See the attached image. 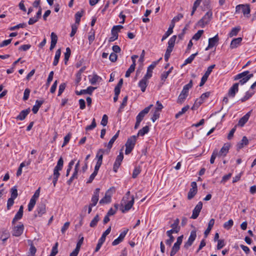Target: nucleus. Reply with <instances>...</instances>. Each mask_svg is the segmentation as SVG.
<instances>
[{
	"instance_id": "1",
	"label": "nucleus",
	"mask_w": 256,
	"mask_h": 256,
	"mask_svg": "<svg viewBox=\"0 0 256 256\" xmlns=\"http://www.w3.org/2000/svg\"><path fill=\"white\" fill-rule=\"evenodd\" d=\"M250 72L248 70L243 72L240 73L234 78V80H240L238 82L234 84L230 88L228 95L229 96L234 98V97L236 93L238 90L239 84L243 85L246 84L250 78H252L254 74H249Z\"/></svg>"
},
{
	"instance_id": "2",
	"label": "nucleus",
	"mask_w": 256,
	"mask_h": 256,
	"mask_svg": "<svg viewBox=\"0 0 256 256\" xmlns=\"http://www.w3.org/2000/svg\"><path fill=\"white\" fill-rule=\"evenodd\" d=\"M192 86V80H190L188 84L185 85L180 94L179 95L177 102L179 104H182L188 96V90Z\"/></svg>"
},
{
	"instance_id": "3",
	"label": "nucleus",
	"mask_w": 256,
	"mask_h": 256,
	"mask_svg": "<svg viewBox=\"0 0 256 256\" xmlns=\"http://www.w3.org/2000/svg\"><path fill=\"white\" fill-rule=\"evenodd\" d=\"M136 136H133L128 138L125 144L126 147V154H128L132 152L136 144Z\"/></svg>"
},
{
	"instance_id": "4",
	"label": "nucleus",
	"mask_w": 256,
	"mask_h": 256,
	"mask_svg": "<svg viewBox=\"0 0 256 256\" xmlns=\"http://www.w3.org/2000/svg\"><path fill=\"white\" fill-rule=\"evenodd\" d=\"M179 223V219L178 218H176L174 222L171 225V227L172 228V230L166 232L168 236L170 238L169 240H174V238L172 236V234L174 233L177 234L180 230V227L178 226Z\"/></svg>"
},
{
	"instance_id": "5",
	"label": "nucleus",
	"mask_w": 256,
	"mask_h": 256,
	"mask_svg": "<svg viewBox=\"0 0 256 256\" xmlns=\"http://www.w3.org/2000/svg\"><path fill=\"white\" fill-rule=\"evenodd\" d=\"M116 190L114 187L110 188L106 192L104 196L100 200L99 203L100 204L110 203L112 200V194L115 192Z\"/></svg>"
},
{
	"instance_id": "6",
	"label": "nucleus",
	"mask_w": 256,
	"mask_h": 256,
	"mask_svg": "<svg viewBox=\"0 0 256 256\" xmlns=\"http://www.w3.org/2000/svg\"><path fill=\"white\" fill-rule=\"evenodd\" d=\"M212 13L211 11L208 12L204 16L198 21V24L202 28H204L210 21Z\"/></svg>"
},
{
	"instance_id": "7",
	"label": "nucleus",
	"mask_w": 256,
	"mask_h": 256,
	"mask_svg": "<svg viewBox=\"0 0 256 256\" xmlns=\"http://www.w3.org/2000/svg\"><path fill=\"white\" fill-rule=\"evenodd\" d=\"M240 9H242V12L244 16L249 17L248 15L250 12V8L248 4L238 5L236 8V12H239Z\"/></svg>"
},
{
	"instance_id": "8",
	"label": "nucleus",
	"mask_w": 256,
	"mask_h": 256,
	"mask_svg": "<svg viewBox=\"0 0 256 256\" xmlns=\"http://www.w3.org/2000/svg\"><path fill=\"white\" fill-rule=\"evenodd\" d=\"M190 186L192 188H190L188 194V200L192 199L198 192L197 184L196 182H192Z\"/></svg>"
},
{
	"instance_id": "9",
	"label": "nucleus",
	"mask_w": 256,
	"mask_h": 256,
	"mask_svg": "<svg viewBox=\"0 0 256 256\" xmlns=\"http://www.w3.org/2000/svg\"><path fill=\"white\" fill-rule=\"evenodd\" d=\"M124 158V154L122 152H120L119 155H118L116 158L115 162L113 166V170L116 172L118 168L121 164V162Z\"/></svg>"
},
{
	"instance_id": "10",
	"label": "nucleus",
	"mask_w": 256,
	"mask_h": 256,
	"mask_svg": "<svg viewBox=\"0 0 256 256\" xmlns=\"http://www.w3.org/2000/svg\"><path fill=\"white\" fill-rule=\"evenodd\" d=\"M202 207V203L201 202H198L194 208L192 210V214L190 218L192 219L196 218L200 212Z\"/></svg>"
},
{
	"instance_id": "11",
	"label": "nucleus",
	"mask_w": 256,
	"mask_h": 256,
	"mask_svg": "<svg viewBox=\"0 0 256 256\" xmlns=\"http://www.w3.org/2000/svg\"><path fill=\"white\" fill-rule=\"evenodd\" d=\"M46 212V205L44 203L40 204L34 212V217L41 216Z\"/></svg>"
},
{
	"instance_id": "12",
	"label": "nucleus",
	"mask_w": 256,
	"mask_h": 256,
	"mask_svg": "<svg viewBox=\"0 0 256 256\" xmlns=\"http://www.w3.org/2000/svg\"><path fill=\"white\" fill-rule=\"evenodd\" d=\"M24 226L22 224H20L16 226H14L12 231V234L16 236H20L23 232Z\"/></svg>"
},
{
	"instance_id": "13",
	"label": "nucleus",
	"mask_w": 256,
	"mask_h": 256,
	"mask_svg": "<svg viewBox=\"0 0 256 256\" xmlns=\"http://www.w3.org/2000/svg\"><path fill=\"white\" fill-rule=\"evenodd\" d=\"M150 78L144 76L143 78L139 82L138 86L140 88L142 92L146 91V88L148 84V80Z\"/></svg>"
},
{
	"instance_id": "14",
	"label": "nucleus",
	"mask_w": 256,
	"mask_h": 256,
	"mask_svg": "<svg viewBox=\"0 0 256 256\" xmlns=\"http://www.w3.org/2000/svg\"><path fill=\"white\" fill-rule=\"evenodd\" d=\"M152 106V104H150L149 106L145 108L138 114V115L136 117V120H138L142 122L144 118V117L145 115L149 112L150 109Z\"/></svg>"
},
{
	"instance_id": "15",
	"label": "nucleus",
	"mask_w": 256,
	"mask_h": 256,
	"mask_svg": "<svg viewBox=\"0 0 256 256\" xmlns=\"http://www.w3.org/2000/svg\"><path fill=\"white\" fill-rule=\"evenodd\" d=\"M100 191V189L99 188H96L94 192V194L91 199L92 203L90 204L91 206H95L98 203L99 198Z\"/></svg>"
},
{
	"instance_id": "16",
	"label": "nucleus",
	"mask_w": 256,
	"mask_h": 256,
	"mask_svg": "<svg viewBox=\"0 0 256 256\" xmlns=\"http://www.w3.org/2000/svg\"><path fill=\"white\" fill-rule=\"evenodd\" d=\"M134 203V196H132L131 197V200H129L126 204L124 203L125 205L124 208L121 209V210L122 212H126L128 211L132 206ZM124 204V202H122L121 204L122 205Z\"/></svg>"
},
{
	"instance_id": "17",
	"label": "nucleus",
	"mask_w": 256,
	"mask_h": 256,
	"mask_svg": "<svg viewBox=\"0 0 256 256\" xmlns=\"http://www.w3.org/2000/svg\"><path fill=\"white\" fill-rule=\"evenodd\" d=\"M219 38L218 35L216 34L212 38H210L208 40V44L207 48H206V50H208L210 48L215 46L218 42Z\"/></svg>"
},
{
	"instance_id": "18",
	"label": "nucleus",
	"mask_w": 256,
	"mask_h": 256,
	"mask_svg": "<svg viewBox=\"0 0 256 256\" xmlns=\"http://www.w3.org/2000/svg\"><path fill=\"white\" fill-rule=\"evenodd\" d=\"M96 88L90 86L86 90H82L80 91H76V94L78 96L84 94H88L90 95H92L93 91Z\"/></svg>"
},
{
	"instance_id": "19",
	"label": "nucleus",
	"mask_w": 256,
	"mask_h": 256,
	"mask_svg": "<svg viewBox=\"0 0 256 256\" xmlns=\"http://www.w3.org/2000/svg\"><path fill=\"white\" fill-rule=\"evenodd\" d=\"M162 58H160V60H158L157 62H153L152 64L148 68V69H147V72H146V74L144 75V76L148 78H150L152 76V70H154V68H155V66H156V65L158 64V62L162 60Z\"/></svg>"
},
{
	"instance_id": "20",
	"label": "nucleus",
	"mask_w": 256,
	"mask_h": 256,
	"mask_svg": "<svg viewBox=\"0 0 256 256\" xmlns=\"http://www.w3.org/2000/svg\"><path fill=\"white\" fill-rule=\"evenodd\" d=\"M252 110L248 112L244 116L238 121V125L240 126H243L248 121Z\"/></svg>"
},
{
	"instance_id": "21",
	"label": "nucleus",
	"mask_w": 256,
	"mask_h": 256,
	"mask_svg": "<svg viewBox=\"0 0 256 256\" xmlns=\"http://www.w3.org/2000/svg\"><path fill=\"white\" fill-rule=\"evenodd\" d=\"M242 39V38H234L230 43V48L231 49L236 48L238 47L241 44Z\"/></svg>"
},
{
	"instance_id": "22",
	"label": "nucleus",
	"mask_w": 256,
	"mask_h": 256,
	"mask_svg": "<svg viewBox=\"0 0 256 256\" xmlns=\"http://www.w3.org/2000/svg\"><path fill=\"white\" fill-rule=\"evenodd\" d=\"M30 112V108L22 110L16 116V119L19 120H24Z\"/></svg>"
},
{
	"instance_id": "23",
	"label": "nucleus",
	"mask_w": 256,
	"mask_h": 256,
	"mask_svg": "<svg viewBox=\"0 0 256 256\" xmlns=\"http://www.w3.org/2000/svg\"><path fill=\"white\" fill-rule=\"evenodd\" d=\"M23 206H21L18 210V211L17 212V213L16 214L14 218L12 220V224H14L16 221L22 218L23 215Z\"/></svg>"
},
{
	"instance_id": "24",
	"label": "nucleus",
	"mask_w": 256,
	"mask_h": 256,
	"mask_svg": "<svg viewBox=\"0 0 256 256\" xmlns=\"http://www.w3.org/2000/svg\"><path fill=\"white\" fill-rule=\"evenodd\" d=\"M28 246H30V248L27 253V256H34L36 252V247L32 241L28 244Z\"/></svg>"
},
{
	"instance_id": "25",
	"label": "nucleus",
	"mask_w": 256,
	"mask_h": 256,
	"mask_svg": "<svg viewBox=\"0 0 256 256\" xmlns=\"http://www.w3.org/2000/svg\"><path fill=\"white\" fill-rule=\"evenodd\" d=\"M83 241H78L76 248L70 254V256H78L79 252L80 249V247L82 244Z\"/></svg>"
},
{
	"instance_id": "26",
	"label": "nucleus",
	"mask_w": 256,
	"mask_h": 256,
	"mask_svg": "<svg viewBox=\"0 0 256 256\" xmlns=\"http://www.w3.org/2000/svg\"><path fill=\"white\" fill-rule=\"evenodd\" d=\"M106 150L104 149H99L96 154V158H97V162L102 164L103 155L105 153Z\"/></svg>"
},
{
	"instance_id": "27",
	"label": "nucleus",
	"mask_w": 256,
	"mask_h": 256,
	"mask_svg": "<svg viewBox=\"0 0 256 256\" xmlns=\"http://www.w3.org/2000/svg\"><path fill=\"white\" fill-rule=\"evenodd\" d=\"M182 242V241H176V242L174 244L170 252V256H174L179 250Z\"/></svg>"
},
{
	"instance_id": "28",
	"label": "nucleus",
	"mask_w": 256,
	"mask_h": 256,
	"mask_svg": "<svg viewBox=\"0 0 256 256\" xmlns=\"http://www.w3.org/2000/svg\"><path fill=\"white\" fill-rule=\"evenodd\" d=\"M248 144V140L246 136H243L240 142H238L236 144L237 150H239L242 148L244 146H246Z\"/></svg>"
},
{
	"instance_id": "29",
	"label": "nucleus",
	"mask_w": 256,
	"mask_h": 256,
	"mask_svg": "<svg viewBox=\"0 0 256 256\" xmlns=\"http://www.w3.org/2000/svg\"><path fill=\"white\" fill-rule=\"evenodd\" d=\"M120 130H118L117 132L112 136V138L110 140L108 143L106 144V146H107V148L110 150L112 146V144L115 142V140L117 139L119 136Z\"/></svg>"
},
{
	"instance_id": "30",
	"label": "nucleus",
	"mask_w": 256,
	"mask_h": 256,
	"mask_svg": "<svg viewBox=\"0 0 256 256\" xmlns=\"http://www.w3.org/2000/svg\"><path fill=\"white\" fill-rule=\"evenodd\" d=\"M44 102V100H36V104L32 108V111L34 112V114H36L38 112L39 108L43 104Z\"/></svg>"
},
{
	"instance_id": "31",
	"label": "nucleus",
	"mask_w": 256,
	"mask_h": 256,
	"mask_svg": "<svg viewBox=\"0 0 256 256\" xmlns=\"http://www.w3.org/2000/svg\"><path fill=\"white\" fill-rule=\"evenodd\" d=\"M174 26L172 24H170L168 30L164 34V35L162 36V41L164 40L165 39H166L170 34H171L173 32V28H174Z\"/></svg>"
},
{
	"instance_id": "32",
	"label": "nucleus",
	"mask_w": 256,
	"mask_h": 256,
	"mask_svg": "<svg viewBox=\"0 0 256 256\" xmlns=\"http://www.w3.org/2000/svg\"><path fill=\"white\" fill-rule=\"evenodd\" d=\"M84 14V10H81L80 12H78L75 14V19H76V22L75 24L77 26H78L80 24V18Z\"/></svg>"
},
{
	"instance_id": "33",
	"label": "nucleus",
	"mask_w": 256,
	"mask_h": 256,
	"mask_svg": "<svg viewBox=\"0 0 256 256\" xmlns=\"http://www.w3.org/2000/svg\"><path fill=\"white\" fill-rule=\"evenodd\" d=\"M60 54H61V50H60V49H58L56 52L53 64H52L54 66H56L58 64V61H59V59L60 56Z\"/></svg>"
},
{
	"instance_id": "34",
	"label": "nucleus",
	"mask_w": 256,
	"mask_h": 256,
	"mask_svg": "<svg viewBox=\"0 0 256 256\" xmlns=\"http://www.w3.org/2000/svg\"><path fill=\"white\" fill-rule=\"evenodd\" d=\"M254 94V92H246V94H245V96L242 98L240 100L242 102H246V100H248Z\"/></svg>"
},
{
	"instance_id": "35",
	"label": "nucleus",
	"mask_w": 256,
	"mask_h": 256,
	"mask_svg": "<svg viewBox=\"0 0 256 256\" xmlns=\"http://www.w3.org/2000/svg\"><path fill=\"white\" fill-rule=\"evenodd\" d=\"M86 68V66H82L76 74V84H78L80 81L82 74L85 70Z\"/></svg>"
},
{
	"instance_id": "36",
	"label": "nucleus",
	"mask_w": 256,
	"mask_h": 256,
	"mask_svg": "<svg viewBox=\"0 0 256 256\" xmlns=\"http://www.w3.org/2000/svg\"><path fill=\"white\" fill-rule=\"evenodd\" d=\"M150 128L148 126H145L140 130L138 133V136H144L145 134H147L149 132Z\"/></svg>"
},
{
	"instance_id": "37",
	"label": "nucleus",
	"mask_w": 256,
	"mask_h": 256,
	"mask_svg": "<svg viewBox=\"0 0 256 256\" xmlns=\"http://www.w3.org/2000/svg\"><path fill=\"white\" fill-rule=\"evenodd\" d=\"M64 164V160L62 157H60L57 162L56 166H55L54 169L58 170H61Z\"/></svg>"
},
{
	"instance_id": "38",
	"label": "nucleus",
	"mask_w": 256,
	"mask_h": 256,
	"mask_svg": "<svg viewBox=\"0 0 256 256\" xmlns=\"http://www.w3.org/2000/svg\"><path fill=\"white\" fill-rule=\"evenodd\" d=\"M240 27L237 26L232 28V30L229 34V36L230 37H232L234 36H236L237 35L238 33L240 31Z\"/></svg>"
},
{
	"instance_id": "39",
	"label": "nucleus",
	"mask_w": 256,
	"mask_h": 256,
	"mask_svg": "<svg viewBox=\"0 0 256 256\" xmlns=\"http://www.w3.org/2000/svg\"><path fill=\"white\" fill-rule=\"evenodd\" d=\"M136 68V65H134V64H132L130 67L128 68V70H126L125 74V76L126 78H128L130 74L133 72L134 71Z\"/></svg>"
},
{
	"instance_id": "40",
	"label": "nucleus",
	"mask_w": 256,
	"mask_h": 256,
	"mask_svg": "<svg viewBox=\"0 0 256 256\" xmlns=\"http://www.w3.org/2000/svg\"><path fill=\"white\" fill-rule=\"evenodd\" d=\"M189 108L190 106L188 105L182 108V110L176 114L175 118H178L180 116L184 114L189 109Z\"/></svg>"
},
{
	"instance_id": "41",
	"label": "nucleus",
	"mask_w": 256,
	"mask_h": 256,
	"mask_svg": "<svg viewBox=\"0 0 256 256\" xmlns=\"http://www.w3.org/2000/svg\"><path fill=\"white\" fill-rule=\"evenodd\" d=\"M198 54V52H196L195 54H192L191 56H190L188 58H186L183 64V65L184 66L187 64H190L192 62V60H194L195 56H197Z\"/></svg>"
},
{
	"instance_id": "42",
	"label": "nucleus",
	"mask_w": 256,
	"mask_h": 256,
	"mask_svg": "<svg viewBox=\"0 0 256 256\" xmlns=\"http://www.w3.org/2000/svg\"><path fill=\"white\" fill-rule=\"evenodd\" d=\"M173 67L172 66L168 71L164 72L161 75V80L165 81L168 76L169 74L172 72Z\"/></svg>"
},
{
	"instance_id": "43",
	"label": "nucleus",
	"mask_w": 256,
	"mask_h": 256,
	"mask_svg": "<svg viewBox=\"0 0 256 256\" xmlns=\"http://www.w3.org/2000/svg\"><path fill=\"white\" fill-rule=\"evenodd\" d=\"M128 99V96H124L122 100V102L121 104L120 108L118 109V112H120L124 108V106L126 105L127 101Z\"/></svg>"
},
{
	"instance_id": "44",
	"label": "nucleus",
	"mask_w": 256,
	"mask_h": 256,
	"mask_svg": "<svg viewBox=\"0 0 256 256\" xmlns=\"http://www.w3.org/2000/svg\"><path fill=\"white\" fill-rule=\"evenodd\" d=\"M58 242H56L54 245L52 246V252L49 256H55L58 253Z\"/></svg>"
},
{
	"instance_id": "45",
	"label": "nucleus",
	"mask_w": 256,
	"mask_h": 256,
	"mask_svg": "<svg viewBox=\"0 0 256 256\" xmlns=\"http://www.w3.org/2000/svg\"><path fill=\"white\" fill-rule=\"evenodd\" d=\"M141 172V168L140 166H138L135 167L134 169V170L132 177L134 178H135L137 177V176L140 174V173Z\"/></svg>"
},
{
	"instance_id": "46",
	"label": "nucleus",
	"mask_w": 256,
	"mask_h": 256,
	"mask_svg": "<svg viewBox=\"0 0 256 256\" xmlns=\"http://www.w3.org/2000/svg\"><path fill=\"white\" fill-rule=\"evenodd\" d=\"M112 36L109 38V42H112L117 40L118 38V34H116V32H114V30H111Z\"/></svg>"
},
{
	"instance_id": "47",
	"label": "nucleus",
	"mask_w": 256,
	"mask_h": 256,
	"mask_svg": "<svg viewBox=\"0 0 256 256\" xmlns=\"http://www.w3.org/2000/svg\"><path fill=\"white\" fill-rule=\"evenodd\" d=\"M36 204V200L31 198L28 204V210L30 212L32 210Z\"/></svg>"
},
{
	"instance_id": "48",
	"label": "nucleus",
	"mask_w": 256,
	"mask_h": 256,
	"mask_svg": "<svg viewBox=\"0 0 256 256\" xmlns=\"http://www.w3.org/2000/svg\"><path fill=\"white\" fill-rule=\"evenodd\" d=\"M183 14H178L176 16H174L172 20L171 24L174 26L175 23L179 21L181 18H183Z\"/></svg>"
},
{
	"instance_id": "49",
	"label": "nucleus",
	"mask_w": 256,
	"mask_h": 256,
	"mask_svg": "<svg viewBox=\"0 0 256 256\" xmlns=\"http://www.w3.org/2000/svg\"><path fill=\"white\" fill-rule=\"evenodd\" d=\"M229 150V146L226 144H224V146L222 148L220 149V154H223V156H226L227 154V153L228 152Z\"/></svg>"
},
{
	"instance_id": "50",
	"label": "nucleus",
	"mask_w": 256,
	"mask_h": 256,
	"mask_svg": "<svg viewBox=\"0 0 256 256\" xmlns=\"http://www.w3.org/2000/svg\"><path fill=\"white\" fill-rule=\"evenodd\" d=\"M204 102L200 99H196L194 102V106L192 107V110H194L198 108Z\"/></svg>"
},
{
	"instance_id": "51",
	"label": "nucleus",
	"mask_w": 256,
	"mask_h": 256,
	"mask_svg": "<svg viewBox=\"0 0 256 256\" xmlns=\"http://www.w3.org/2000/svg\"><path fill=\"white\" fill-rule=\"evenodd\" d=\"M233 224L234 222L232 220H230L224 224L223 226L225 229L229 230L232 227Z\"/></svg>"
},
{
	"instance_id": "52",
	"label": "nucleus",
	"mask_w": 256,
	"mask_h": 256,
	"mask_svg": "<svg viewBox=\"0 0 256 256\" xmlns=\"http://www.w3.org/2000/svg\"><path fill=\"white\" fill-rule=\"evenodd\" d=\"M128 229H124L120 234L118 238H117L116 239H115L114 240H122L126 235V234L128 233Z\"/></svg>"
},
{
	"instance_id": "53",
	"label": "nucleus",
	"mask_w": 256,
	"mask_h": 256,
	"mask_svg": "<svg viewBox=\"0 0 256 256\" xmlns=\"http://www.w3.org/2000/svg\"><path fill=\"white\" fill-rule=\"evenodd\" d=\"M96 126V120L94 118H93L92 124L88 126L86 128V131L90 130L94 128Z\"/></svg>"
},
{
	"instance_id": "54",
	"label": "nucleus",
	"mask_w": 256,
	"mask_h": 256,
	"mask_svg": "<svg viewBox=\"0 0 256 256\" xmlns=\"http://www.w3.org/2000/svg\"><path fill=\"white\" fill-rule=\"evenodd\" d=\"M11 197L12 198H16L18 196V190L16 186L12 187L10 190Z\"/></svg>"
},
{
	"instance_id": "55",
	"label": "nucleus",
	"mask_w": 256,
	"mask_h": 256,
	"mask_svg": "<svg viewBox=\"0 0 256 256\" xmlns=\"http://www.w3.org/2000/svg\"><path fill=\"white\" fill-rule=\"evenodd\" d=\"M176 38V36H173L172 37H171L168 42V46L172 47L174 48Z\"/></svg>"
},
{
	"instance_id": "56",
	"label": "nucleus",
	"mask_w": 256,
	"mask_h": 256,
	"mask_svg": "<svg viewBox=\"0 0 256 256\" xmlns=\"http://www.w3.org/2000/svg\"><path fill=\"white\" fill-rule=\"evenodd\" d=\"M204 33L203 30H198V32L194 34V36L192 37V39L198 40L201 37L202 35Z\"/></svg>"
},
{
	"instance_id": "57",
	"label": "nucleus",
	"mask_w": 256,
	"mask_h": 256,
	"mask_svg": "<svg viewBox=\"0 0 256 256\" xmlns=\"http://www.w3.org/2000/svg\"><path fill=\"white\" fill-rule=\"evenodd\" d=\"M217 155H218V150H214L212 154V156L210 157V163L211 164H212L214 162V160L217 156Z\"/></svg>"
},
{
	"instance_id": "58",
	"label": "nucleus",
	"mask_w": 256,
	"mask_h": 256,
	"mask_svg": "<svg viewBox=\"0 0 256 256\" xmlns=\"http://www.w3.org/2000/svg\"><path fill=\"white\" fill-rule=\"evenodd\" d=\"M70 54H71L70 49L69 48H66V52L64 53V61H65V64H66V62L68 61V60L70 57Z\"/></svg>"
},
{
	"instance_id": "59",
	"label": "nucleus",
	"mask_w": 256,
	"mask_h": 256,
	"mask_svg": "<svg viewBox=\"0 0 256 256\" xmlns=\"http://www.w3.org/2000/svg\"><path fill=\"white\" fill-rule=\"evenodd\" d=\"M99 220L98 215L96 214L94 218L92 219L90 223V227H94L96 226Z\"/></svg>"
},
{
	"instance_id": "60",
	"label": "nucleus",
	"mask_w": 256,
	"mask_h": 256,
	"mask_svg": "<svg viewBox=\"0 0 256 256\" xmlns=\"http://www.w3.org/2000/svg\"><path fill=\"white\" fill-rule=\"evenodd\" d=\"M111 227L110 226L108 228H107L106 231L102 234L99 240H105L106 236H108L110 232Z\"/></svg>"
},
{
	"instance_id": "61",
	"label": "nucleus",
	"mask_w": 256,
	"mask_h": 256,
	"mask_svg": "<svg viewBox=\"0 0 256 256\" xmlns=\"http://www.w3.org/2000/svg\"><path fill=\"white\" fill-rule=\"evenodd\" d=\"M26 23L20 24H17L16 26H14L10 28V30H14L16 29H18L20 28H24L26 27Z\"/></svg>"
},
{
	"instance_id": "62",
	"label": "nucleus",
	"mask_w": 256,
	"mask_h": 256,
	"mask_svg": "<svg viewBox=\"0 0 256 256\" xmlns=\"http://www.w3.org/2000/svg\"><path fill=\"white\" fill-rule=\"evenodd\" d=\"M100 79H101V78L97 74H94L92 78L90 80V82L92 84H94Z\"/></svg>"
},
{
	"instance_id": "63",
	"label": "nucleus",
	"mask_w": 256,
	"mask_h": 256,
	"mask_svg": "<svg viewBox=\"0 0 256 256\" xmlns=\"http://www.w3.org/2000/svg\"><path fill=\"white\" fill-rule=\"evenodd\" d=\"M66 84L65 83H62L60 85L58 92V96H60L62 94L64 89L66 88Z\"/></svg>"
},
{
	"instance_id": "64",
	"label": "nucleus",
	"mask_w": 256,
	"mask_h": 256,
	"mask_svg": "<svg viewBox=\"0 0 256 256\" xmlns=\"http://www.w3.org/2000/svg\"><path fill=\"white\" fill-rule=\"evenodd\" d=\"M30 90L29 88H26L24 90V96H23V100H28L30 94Z\"/></svg>"
}]
</instances>
